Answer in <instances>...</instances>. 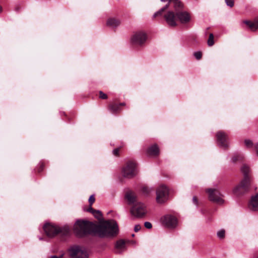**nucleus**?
Returning <instances> with one entry per match:
<instances>
[{"mask_svg":"<svg viewBox=\"0 0 258 258\" xmlns=\"http://www.w3.org/2000/svg\"><path fill=\"white\" fill-rule=\"evenodd\" d=\"M117 225L113 220L101 222L99 225L86 220H77L74 226V232L78 237L88 234H97L101 237L111 236L117 234Z\"/></svg>","mask_w":258,"mask_h":258,"instance_id":"f257e3e1","label":"nucleus"},{"mask_svg":"<svg viewBox=\"0 0 258 258\" xmlns=\"http://www.w3.org/2000/svg\"><path fill=\"white\" fill-rule=\"evenodd\" d=\"M69 255L72 258H88L89 253L87 250L79 245H74L69 249Z\"/></svg>","mask_w":258,"mask_h":258,"instance_id":"f03ea898","label":"nucleus"},{"mask_svg":"<svg viewBox=\"0 0 258 258\" xmlns=\"http://www.w3.org/2000/svg\"><path fill=\"white\" fill-rule=\"evenodd\" d=\"M250 182V177L245 176L241 182L233 188V194L236 196L243 194L248 189Z\"/></svg>","mask_w":258,"mask_h":258,"instance_id":"7ed1b4c3","label":"nucleus"},{"mask_svg":"<svg viewBox=\"0 0 258 258\" xmlns=\"http://www.w3.org/2000/svg\"><path fill=\"white\" fill-rule=\"evenodd\" d=\"M156 194L157 203L160 204H163L168 199L169 189L165 185H160L157 188Z\"/></svg>","mask_w":258,"mask_h":258,"instance_id":"20e7f679","label":"nucleus"},{"mask_svg":"<svg viewBox=\"0 0 258 258\" xmlns=\"http://www.w3.org/2000/svg\"><path fill=\"white\" fill-rule=\"evenodd\" d=\"M206 191L208 194V198L211 201L220 205L224 203L223 196L217 188H208Z\"/></svg>","mask_w":258,"mask_h":258,"instance_id":"39448f33","label":"nucleus"},{"mask_svg":"<svg viewBox=\"0 0 258 258\" xmlns=\"http://www.w3.org/2000/svg\"><path fill=\"white\" fill-rule=\"evenodd\" d=\"M132 214L137 218L144 217L147 213L146 205L141 202L136 203L131 209Z\"/></svg>","mask_w":258,"mask_h":258,"instance_id":"423d86ee","label":"nucleus"},{"mask_svg":"<svg viewBox=\"0 0 258 258\" xmlns=\"http://www.w3.org/2000/svg\"><path fill=\"white\" fill-rule=\"evenodd\" d=\"M123 176L126 178H132L137 174L136 164L134 162L130 161L122 169Z\"/></svg>","mask_w":258,"mask_h":258,"instance_id":"0eeeda50","label":"nucleus"},{"mask_svg":"<svg viewBox=\"0 0 258 258\" xmlns=\"http://www.w3.org/2000/svg\"><path fill=\"white\" fill-rule=\"evenodd\" d=\"M161 221L162 223L166 227L169 228H175L177 226V218L172 215H167L163 216Z\"/></svg>","mask_w":258,"mask_h":258,"instance_id":"6e6552de","label":"nucleus"},{"mask_svg":"<svg viewBox=\"0 0 258 258\" xmlns=\"http://www.w3.org/2000/svg\"><path fill=\"white\" fill-rule=\"evenodd\" d=\"M177 12L175 14L172 11H168L165 15L164 18L167 24L171 27H175L177 26V22L178 18L177 16Z\"/></svg>","mask_w":258,"mask_h":258,"instance_id":"1a4fd4ad","label":"nucleus"},{"mask_svg":"<svg viewBox=\"0 0 258 258\" xmlns=\"http://www.w3.org/2000/svg\"><path fill=\"white\" fill-rule=\"evenodd\" d=\"M147 39L146 34L143 32H137L132 37V42L134 44L141 45Z\"/></svg>","mask_w":258,"mask_h":258,"instance_id":"9d476101","label":"nucleus"},{"mask_svg":"<svg viewBox=\"0 0 258 258\" xmlns=\"http://www.w3.org/2000/svg\"><path fill=\"white\" fill-rule=\"evenodd\" d=\"M216 137L220 146L224 148H226L228 147V137L225 133L219 131L217 132Z\"/></svg>","mask_w":258,"mask_h":258,"instance_id":"9b49d317","label":"nucleus"},{"mask_svg":"<svg viewBox=\"0 0 258 258\" xmlns=\"http://www.w3.org/2000/svg\"><path fill=\"white\" fill-rule=\"evenodd\" d=\"M43 229L47 236L52 237L59 232V228L50 224H45Z\"/></svg>","mask_w":258,"mask_h":258,"instance_id":"f8f14e48","label":"nucleus"},{"mask_svg":"<svg viewBox=\"0 0 258 258\" xmlns=\"http://www.w3.org/2000/svg\"><path fill=\"white\" fill-rule=\"evenodd\" d=\"M177 16L178 20L182 24L187 23L189 22L190 17L188 13L185 11L177 12Z\"/></svg>","mask_w":258,"mask_h":258,"instance_id":"ddd939ff","label":"nucleus"},{"mask_svg":"<svg viewBox=\"0 0 258 258\" xmlns=\"http://www.w3.org/2000/svg\"><path fill=\"white\" fill-rule=\"evenodd\" d=\"M248 208L252 211H258V193L251 197V200L249 202Z\"/></svg>","mask_w":258,"mask_h":258,"instance_id":"4468645a","label":"nucleus"},{"mask_svg":"<svg viewBox=\"0 0 258 258\" xmlns=\"http://www.w3.org/2000/svg\"><path fill=\"white\" fill-rule=\"evenodd\" d=\"M125 199L130 204H135L137 203V197L136 194L132 191H128L126 192Z\"/></svg>","mask_w":258,"mask_h":258,"instance_id":"2eb2a0df","label":"nucleus"},{"mask_svg":"<svg viewBox=\"0 0 258 258\" xmlns=\"http://www.w3.org/2000/svg\"><path fill=\"white\" fill-rule=\"evenodd\" d=\"M243 23L245 24L251 31H255L258 29V18L255 19L253 22L245 20Z\"/></svg>","mask_w":258,"mask_h":258,"instance_id":"dca6fc26","label":"nucleus"},{"mask_svg":"<svg viewBox=\"0 0 258 258\" xmlns=\"http://www.w3.org/2000/svg\"><path fill=\"white\" fill-rule=\"evenodd\" d=\"M148 154L150 156H156L159 153V150L156 145L151 146L148 150Z\"/></svg>","mask_w":258,"mask_h":258,"instance_id":"f3484780","label":"nucleus"},{"mask_svg":"<svg viewBox=\"0 0 258 258\" xmlns=\"http://www.w3.org/2000/svg\"><path fill=\"white\" fill-rule=\"evenodd\" d=\"M125 242L123 240H119L116 242L115 247L117 253H121L125 249Z\"/></svg>","mask_w":258,"mask_h":258,"instance_id":"a211bd4d","label":"nucleus"},{"mask_svg":"<svg viewBox=\"0 0 258 258\" xmlns=\"http://www.w3.org/2000/svg\"><path fill=\"white\" fill-rule=\"evenodd\" d=\"M120 23L119 20L114 18H110L107 21V25L111 27H116Z\"/></svg>","mask_w":258,"mask_h":258,"instance_id":"6ab92c4d","label":"nucleus"},{"mask_svg":"<svg viewBox=\"0 0 258 258\" xmlns=\"http://www.w3.org/2000/svg\"><path fill=\"white\" fill-rule=\"evenodd\" d=\"M168 1L173 3L174 8L176 12H177L182 8V4L179 0H168Z\"/></svg>","mask_w":258,"mask_h":258,"instance_id":"aec40b11","label":"nucleus"},{"mask_svg":"<svg viewBox=\"0 0 258 258\" xmlns=\"http://www.w3.org/2000/svg\"><path fill=\"white\" fill-rule=\"evenodd\" d=\"M109 110L112 113H115L118 111L119 108V105L118 104H111L109 107Z\"/></svg>","mask_w":258,"mask_h":258,"instance_id":"412c9836","label":"nucleus"},{"mask_svg":"<svg viewBox=\"0 0 258 258\" xmlns=\"http://www.w3.org/2000/svg\"><path fill=\"white\" fill-rule=\"evenodd\" d=\"M241 170L244 174V178L245 177V176H248L247 173L249 171V168L248 166L243 165L241 168Z\"/></svg>","mask_w":258,"mask_h":258,"instance_id":"4be33fe9","label":"nucleus"},{"mask_svg":"<svg viewBox=\"0 0 258 258\" xmlns=\"http://www.w3.org/2000/svg\"><path fill=\"white\" fill-rule=\"evenodd\" d=\"M214 43V35L213 34L211 33L208 40V44L209 46H211L213 45Z\"/></svg>","mask_w":258,"mask_h":258,"instance_id":"5701e85b","label":"nucleus"},{"mask_svg":"<svg viewBox=\"0 0 258 258\" xmlns=\"http://www.w3.org/2000/svg\"><path fill=\"white\" fill-rule=\"evenodd\" d=\"M142 191L144 194L147 195L152 191V189L147 186H144L142 188Z\"/></svg>","mask_w":258,"mask_h":258,"instance_id":"b1692460","label":"nucleus"},{"mask_svg":"<svg viewBox=\"0 0 258 258\" xmlns=\"http://www.w3.org/2000/svg\"><path fill=\"white\" fill-rule=\"evenodd\" d=\"M93 215L97 219H100L102 217V214L100 211L98 210H94L93 212Z\"/></svg>","mask_w":258,"mask_h":258,"instance_id":"393cba45","label":"nucleus"},{"mask_svg":"<svg viewBox=\"0 0 258 258\" xmlns=\"http://www.w3.org/2000/svg\"><path fill=\"white\" fill-rule=\"evenodd\" d=\"M225 233L224 230H220L217 232V236L219 238L222 239L225 236Z\"/></svg>","mask_w":258,"mask_h":258,"instance_id":"a878e982","label":"nucleus"},{"mask_svg":"<svg viewBox=\"0 0 258 258\" xmlns=\"http://www.w3.org/2000/svg\"><path fill=\"white\" fill-rule=\"evenodd\" d=\"M244 144H245V146L247 148H250L253 145V144H252L251 141H250V140H248V139L245 140Z\"/></svg>","mask_w":258,"mask_h":258,"instance_id":"bb28decb","label":"nucleus"},{"mask_svg":"<svg viewBox=\"0 0 258 258\" xmlns=\"http://www.w3.org/2000/svg\"><path fill=\"white\" fill-rule=\"evenodd\" d=\"M202 53L200 51H197L194 53V56L197 59H200L202 57Z\"/></svg>","mask_w":258,"mask_h":258,"instance_id":"cd10ccee","label":"nucleus"},{"mask_svg":"<svg viewBox=\"0 0 258 258\" xmlns=\"http://www.w3.org/2000/svg\"><path fill=\"white\" fill-rule=\"evenodd\" d=\"M240 159H241V157L239 155H235L232 157L231 160L233 162H235L236 161L240 160Z\"/></svg>","mask_w":258,"mask_h":258,"instance_id":"c85d7f7f","label":"nucleus"},{"mask_svg":"<svg viewBox=\"0 0 258 258\" xmlns=\"http://www.w3.org/2000/svg\"><path fill=\"white\" fill-rule=\"evenodd\" d=\"M225 2L228 6L232 7L234 6L233 0H225Z\"/></svg>","mask_w":258,"mask_h":258,"instance_id":"c756f323","label":"nucleus"},{"mask_svg":"<svg viewBox=\"0 0 258 258\" xmlns=\"http://www.w3.org/2000/svg\"><path fill=\"white\" fill-rule=\"evenodd\" d=\"M99 97L100 98L103 99H106L107 98L106 94H104L102 91H100L99 92Z\"/></svg>","mask_w":258,"mask_h":258,"instance_id":"7c9ffc66","label":"nucleus"},{"mask_svg":"<svg viewBox=\"0 0 258 258\" xmlns=\"http://www.w3.org/2000/svg\"><path fill=\"white\" fill-rule=\"evenodd\" d=\"M95 202V198L94 196L92 195L90 197L89 199V202L90 205H92L93 203Z\"/></svg>","mask_w":258,"mask_h":258,"instance_id":"2f4dec72","label":"nucleus"},{"mask_svg":"<svg viewBox=\"0 0 258 258\" xmlns=\"http://www.w3.org/2000/svg\"><path fill=\"white\" fill-rule=\"evenodd\" d=\"M145 227L148 229H151L152 227V224L149 222H146L144 223Z\"/></svg>","mask_w":258,"mask_h":258,"instance_id":"473e14b6","label":"nucleus"},{"mask_svg":"<svg viewBox=\"0 0 258 258\" xmlns=\"http://www.w3.org/2000/svg\"><path fill=\"white\" fill-rule=\"evenodd\" d=\"M141 228V226L140 225H136L135 226L134 230L135 232H138Z\"/></svg>","mask_w":258,"mask_h":258,"instance_id":"72a5a7b5","label":"nucleus"},{"mask_svg":"<svg viewBox=\"0 0 258 258\" xmlns=\"http://www.w3.org/2000/svg\"><path fill=\"white\" fill-rule=\"evenodd\" d=\"M254 149L256 155L258 157V142L254 144Z\"/></svg>","mask_w":258,"mask_h":258,"instance_id":"f704fd0d","label":"nucleus"},{"mask_svg":"<svg viewBox=\"0 0 258 258\" xmlns=\"http://www.w3.org/2000/svg\"><path fill=\"white\" fill-rule=\"evenodd\" d=\"M169 3L166 5L163 8H162V9H161V11H162V12H163L165 10H166L167 9H168L169 8Z\"/></svg>","mask_w":258,"mask_h":258,"instance_id":"c9c22d12","label":"nucleus"},{"mask_svg":"<svg viewBox=\"0 0 258 258\" xmlns=\"http://www.w3.org/2000/svg\"><path fill=\"white\" fill-rule=\"evenodd\" d=\"M162 11H161V10H159L158 12H156L154 15H153V17L155 18L156 17V16H157L158 15H160L162 14Z\"/></svg>","mask_w":258,"mask_h":258,"instance_id":"e433bc0d","label":"nucleus"},{"mask_svg":"<svg viewBox=\"0 0 258 258\" xmlns=\"http://www.w3.org/2000/svg\"><path fill=\"white\" fill-rule=\"evenodd\" d=\"M118 152H119V149H115L113 150V154L114 155L117 156L118 154Z\"/></svg>","mask_w":258,"mask_h":258,"instance_id":"4c0bfd02","label":"nucleus"},{"mask_svg":"<svg viewBox=\"0 0 258 258\" xmlns=\"http://www.w3.org/2000/svg\"><path fill=\"white\" fill-rule=\"evenodd\" d=\"M192 201H193V202L196 204L197 205L198 204V200L196 198V197H194L193 198H192Z\"/></svg>","mask_w":258,"mask_h":258,"instance_id":"58836bf2","label":"nucleus"},{"mask_svg":"<svg viewBox=\"0 0 258 258\" xmlns=\"http://www.w3.org/2000/svg\"><path fill=\"white\" fill-rule=\"evenodd\" d=\"M94 210H95L93 209V208L90 207L88 209L87 211L91 212L93 214Z\"/></svg>","mask_w":258,"mask_h":258,"instance_id":"ea45409f","label":"nucleus"},{"mask_svg":"<svg viewBox=\"0 0 258 258\" xmlns=\"http://www.w3.org/2000/svg\"><path fill=\"white\" fill-rule=\"evenodd\" d=\"M118 105H119V106H120V105H124V104H123V103H121V104H118Z\"/></svg>","mask_w":258,"mask_h":258,"instance_id":"a19ab883","label":"nucleus"},{"mask_svg":"<svg viewBox=\"0 0 258 258\" xmlns=\"http://www.w3.org/2000/svg\"><path fill=\"white\" fill-rule=\"evenodd\" d=\"M161 2H165V0H160Z\"/></svg>","mask_w":258,"mask_h":258,"instance_id":"79ce46f5","label":"nucleus"},{"mask_svg":"<svg viewBox=\"0 0 258 258\" xmlns=\"http://www.w3.org/2000/svg\"><path fill=\"white\" fill-rule=\"evenodd\" d=\"M1 11H2V8L0 7V12H1Z\"/></svg>","mask_w":258,"mask_h":258,"instance_id":"37998d69","label":"nucleus"},{"mask_svg":"<svg viewBox=\"0 0 258 258\" xmlns=\"http://www.w3.org/2000/svg\"><path fill=\"white\" fill-rule=\"evenodd\" d=\"M257 258H258V257H257Z\"/></svg>","mask_w":258,"mask_h":258,"instance_id":"c03bdc74","label":"nucleus"}]
</instances>
